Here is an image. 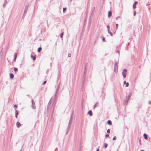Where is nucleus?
<instances>
[{
  "mask_svg": "<svg viewBox=\"0 0 151 151\" xmlns=\"http://www.w3.org/2000/svg\"><path fill=\"white\" fill-rule=\"evenodd\" d=\"M73 111L72 113L71 114V117H70V118L69 120V124H68V126L67 128V132L66 133V134H67L68 132L69 131L70 129V128L71 126V124L72 122V120H73Z\"/></svg>",
  "mask_w": 151,
  "mask_h": 151,
  "instance_id": "f257e3e1",
  "label": "nucleus"
},
{
  "mask_svg": "<svg viewBox=\"0 0 151 151\" xmlns=\"http://www.w3.org/2000/svg\"><path fill=\"white\" fill-rule=\"evenodd\" d=\"M28 6H29L28 5H27L25 6L24 10V13H23V16H22L23 18L24 17H25V15L26 14L27 10L28 9Z\"/></svg>",
  "mask_w": 151,
  "mask_h": 151,
  "instance_id": "f03ea898",
  "label": "nucleus"
},
{
  "mask_svg": "<svg viewBox=\"0 0 151 151\" xmlns=\"http://www.w3.org/2000/svg\"><path fill=\"white\" fill-rule=\"evenodd\" d=\"M127 73V70L126 69H124L122 72V75L123 77L125 78L126 77V74Z\"/></svg>",
  "mask_w": 151,
  "mask_h": 151,
  "instance_id": "7ed1b4c3",
  "label": "nucleus"
},
{
  "mask_svg": "<svg viewBox=\"0 0 151 151\" xmlns=\"http://www.w3.org/2000/svg\"><path fill=\"white\" fill-rule=\"evenodd\" d=\"M87 67V64H86L85 65V68H84V72L83 75L84 79L85 78V75L86 74V72Z\"/></svg>",
  "mask_w": 151,
  "mask_h": 151,
  "instance_id": "20e7f679",
  "label": "nucleus"
},
{
  "mask_svg": "<svg viewBox=\"0 0 151 151\" xmlns=\"http://www.w3.org/2000/svg\"><path fill=\"white\" fill-rule=\"evenodd\" d=\"M52 98H51L50 99V101L48 103V105H47V110L49 109L50 108V105H51V101H52Z\"/></svg>",
  "mask_w": 151,
  "mask_h": 151,
  "instance_id": "39448f33",
  "label": "nucleus"
},
{
  "mask_svg": "<svg viewBox=\"0 0 151 151\" xmlns=\"http://www.w3.org/2000/svg\"><path fill=\"white\" fill-rule=\"evenodd\" d=\"M32 108L34 109L35 108V104L34 101V100L32 99Z\"/></svg>",
  "mask_w": 151,
  "mask_h": 151,
  "instance_id": "423d86ee",
  "label": "nucleus"
},
{
  "mask_svg": "<svg viewBox=\"0 0 151 151\" xmlns=\"http://www.w3.org/2000/svg\"><path fill=\"white\" fill-rule=\"evenodd\" d=\"M59 87H60V86H59H59H58V87H57V89H56V91H55V97H56V96H57V94L58 93V91H59Z\"/></svg>",
  "mask_w": 151,
  "mask_h": 151,
  "instance_id": "0eeeda50",
  "label": "nucleus"
},
{
  "mask_svg": "<svg viewBox=\"0 0 151 151\" xmlns=\"http://www.w3.org/2000/svg\"><path fill=\"white\" fill-rule=\"evenodd\" d=\"M88 114H89L90 116H91L93 115L92 111L91 110L89 111L88 112Z\"/></svg>",
  "mask_w": 151,
  "mask_h": 151,
  "instance_id": "6e6552de",
  "label": "nucleus"
},
{
  "mask_svg": "<svg viewBox=\"0 0 151 151\" xmlns=\"http://www.w3.org/2000/svg\"><path fill=\"white\" fill-rule=\"evenodd\" d=\"M137 4V1H135L133 5V8L134 9H135L136 8V5Z\"/></svg>",
  "mask_w": 151,
  "mask_h": 151,
  "instance_id": "1a4fd4ad",
  "label": "nucleus"
},
{
  "mask_svg": "<svg viewBox=\"0 0 151 151\" xmlns=\"http://www.w3.org/2000/svg\"><path fill=\"white\" fill-rule=\"evenodd\" d=\"M21 124L19 122H17L16 123V125L17 127L19 128L21 126Z\"/></svg>",
  "mask_w": 151,
  "mask_h": 151,
  "instance_id": "9d476101",
  "label": "nucleus"
},
{
  "mask_svg": "<svg viewBox=\"0 0 151 151\" xmlns=\"http://www.w3.org/2000/svg\"><path fill=\"white\" fill-rule=\"evenodd\" d=\"M124 84L126 85V87H128L129 86V83L128 82H126V81H124Z\"/></svg>",
  "mask_w": 151,
  "mask_h": 151,
  "instance_id": "9b49d317",
  "label": "nucleus"
},
{
  "mask_svg": "<svg viewBox=\"0 0 151 151\" xmlns=\"http://www.w3.org/2000/svg\"><path fill=\"white\" fill-rule=\"evenodd\" d=\"M8 3V2L6 0H5L4 2V4L3 5V6L4 7H5V6Z\"/></svg>",
  "mask_w": 151,
  "mask_h": 151,
  "instance_id": "f8f14e48",
  "label": "nucleus"
},
{
  "mask_svg": "<svg viewBox=\"0 0 151 151\" xmlns=\"http://www.w3.org/2000/svg\"><path fill=\"white\" fill-rule=\"evenodd\" d=\"M19 113L17 111V110H16L15 111V117L16 118H17V115H18Z\"/></svg>",
  "mask_w": 151,
  "mask_h": 151,
  "instance_id": "ddd939ff",
  "label": "nucleus"
},
{
  "mask_svg": "<svg viewBox=\"0 0 151 151\" xmlns=\"http://www.w3.org/2000/svg\"><path fill=\"white\" fill-rule=\"evenodd\" d=\"M111 16V11L109 12L108 13V17L110 18Z\"/></svg>",
  "mask_w": 151,
  "mask_h": 151,
  "instance_id": "4468645a",
  "label": "nucleus"
},
{
  "mask_svg": "<svg viewBox=\"0 0 151 151\" xmlns=\"http://www.w3.org/2000/svg\"><path fill=\"white\" fill-rule=\"evenodd\" d=\"M10 77L11 78H13L14 77V75L12 73H10Z\"/></svg>",
  "mask_w": 151,
  "mask_h": 151,
  "instance_id": "2eb2a0df",
  "label": "nucleus"
},
{
  "mask_svg": "<svg viewBox=\"0 0 151 151\" xmlns=\"http://www.w3.org/2000/svg\"><path fill=\"white\" fill-rule=\"evenodd\" d=\"M31 57L32 58L33 60H35L36 59V57L35 56H33L32 54L31 55Z\"/></svg>",
  "mask_w": 151,
  "mask_h": 151,
  "instance_id": "dca6fc26",
  "label": "nucleus"
},
{
  "mask_svg": "<svg viewBox=\"0 0 151 151\" xmlns=\"http://www.w3.org/2000/svg\"><path fill=\"white\" fill-rule=\"evenodd\" d=\"M41 50H42V48L41 47H40L38 48V50H37V51L38 52H41Z\"/></svg>",
  "mask_w": 151,
  "mask_h": 151,
  "instance_id": "f3484780",
  "label": "nucleus"
},
{
  "mask_svg": "<svg viewBox=\"0 0 151 151\" xmlns=\"http://www.w3.org/2000/svg\"><path fill=\"white\" fill-rule=\"evenodd\" d=\"M107 123L109 125H111L112 124V123H111V121L110 120H108V121H107Z\"/></svg>",
  "mask_w": 151,
  "mask_h": 151,
  "instance_id": "a211bd4d",
  "label": "nucleus"
},
{
  "mask_svg": "<svg viewBox=\"0 0 151 151\" xmlns=\"http://www.w3.org/2000/svg\"><path fill=\"white\" fill-rule=\"evenodd\" d=\"M144 137L146 139H147V135L145 134H144L143 135Z\"/></svg>",
  "mask_w": 151,
  "mask_h": 151,
  "instance_id": "6ab92c4d",
  "label": "nucleus"
},
{
  "mask_svg": "<svg viewBox=\"0 0 151 151\" xmlns=\"http://www.w3.org/2000/svg\"><path fill=\"white\" fill-rule=\"evenodd\" d=\"M118 65L117 63H116L115 64V69L116 68L117 69H118Z\"/></svg>",
  "mask_w": 151,
  "mask_h": 151,
  "instance_id": "aec40b11",
  "label": "nucleus"
},
{
  "mask_svg": "<svg viewBox=\"0 0 151 151\" xmlns=\"http://www.w3.org/2000/svg\"><path fill=\"white\" fill-rule=\"evenodd\" d=\"M14 70L15 72L16 73L18 71V69L16 68H14Z\"/></svg>",
  "mask_w": 151,
  "mask_h": 151,
  "instance_id": "412c9836",
  "label": "nucleus"
},
{
  "mask_svg": "<svg viewBox=\"0 0 151 151\" xmlns=\"http://www.w3.org/2000/svg\"><path fill=\"white\" fill-rule=\"evenodd\" d=\"M63 34H64V32H62L61 33V34H60V37L61 38H63Z\"/></svg>",
  "mask_w": 151,
  "mask_h": 151,
  "instance_id": "4be33fe9",
  "label": "nucleus"
},
{
  "mask_svg": "<svg viewBox=\"0 0 151 151\" xmlns=\"http://www.w3.org/2000/svg\"><path fill=\"white\" fill-rule=\"evenodd\" d=\"M108 32L110 34L111 36H112L113 34L112 32L110 31V30H108Z\"/></svg>",
  "mask_w": 151,
  "mask_h": 151,
  "instance_id": "5701e85b",
  "label": "nucleus"
},
{
  "mask_svg": "<svg viewBox=\"0 0 151 151\" xmlns=\"http://www.w3.org/2000/svg\"><path fill=\"white\" fill-rule=\"evenodd\" d=\"M93 11L92 12V13L91 14V16H90V18H91V17H93Z\"/></svg>",
  "mask_w": 151,
  "mask_h": 151,
  "instance_id": "b1692460",
  "label": "nucleus"
},
{
  "mask_svg": "<svg viewBox=\"0 0 151 151\" xmlns=\"http://www.w3.org/2000/svg\"><path fill=\"white\" fill-rule=\"evenodd\" d=\"M67 8L66 7L63 8V12H64L66 10Z\"/></svg>",
  "mask_w": 151,
  "mask_h": 151,
  "instance_id": "393cba45",
  "label": "nucleus"
},
{
  "mask_svg": "<svg viewBox=\"0 0 151 151\" xmlns=\"http://www.w3.org/2000/svg\"><path fill=\"white\" fill-rule=\"evenodd\" d=\"M108 146V145L106 143H105L104 145L105 148H106Z\"/></svg>",
  "mask_w": 151,
  "mask_h": 151,
  "instance_id": "a878e982",
  "label": "nucleus"
},
{
  "mask_svg": "<svg viewBox=\"0 0 151 151\" xmlns=\"http://www.w3.org/2000/svg\"><path fill=\"white\" fill-rule=\"evenodd\" d=\"M107 29H108V30H110V26L109 25H107Z\"/></svg>",
  "mask_w": 151,
  "mask_h": 151,
  "instance_id": "bb28decb",
  "label": "nucleus"
},
{
  "mask_svg": "<svg viewBox=\"0 0 151 151\" xmlns=\"http://www.w3.org/2000/svg\"><path fill=\"white\" fill-rule=\"evenodd\" d=\"M14 107L15 108V109H16L17 107V105H14Z\"/></svg>",
  "mask_w": 151,
  "mask_h": 151,
  "instance_id": "cd10ccee",
  "label": "nucleus"
},
{
  "mask_svg": "<svg viewBox=\"0 0 151 151\" xmlns=\"http://www.w3.org/2000/svg\"><path fill=\"white\" fill-rule=\"evenodd\" d=\"M17 57V55L16 54H15L14 55V58H15V59H16Z\"/></svg>",
  "mask_w": 151,
  "mask_h": 151,
  "instance_id": "c85d7f7f",
  "label": "nucleus"
},
{
  "mask_svg": "<svg viewBox=\"0 0 151 151\" xmlns=\"http://www.w3.org/2000/svg\"><path fill=\"white\" fill-rule=\"evenodd\" d=\"M71 54L70 53H68V56L69 57H70L71 56Z\"/></svg>",
  "mask_w": 151,
  "mask_h": 151,
  "instance_id": "c756f323",
  "label": "nucleus"
},
{
  "mask_svg": "<svg viewBox=\"0 0 151 151\" xmlns=\"http://www.w3.org/2000/svg\"><path fill=\"white\" fill-rule=\"evenodd\" d=\"M118 24H116V29H117L118 28Z\"/></svg>",
  "mask_w": 151,
  "mask_h": 151,
  "instance_id": "7c9ffc66",
  "label": "nucleus"
},
{
  "mask_svg": "<svg viewBox=\"0 0 151 151\" xmlns=\"http://www.w3.org/2000/svg\"><path fill=\"white\" fill-rule=\"evenodd\" d=\"M110 129H108L107 130V132L108 133H109L110 132Z\"/></svg>",
  "mask_w": 151,
  "mask_h": 151,
  "instance_id": "2f4dec72",
  "label": "nucleus"
},
{
  "mask_svg": "<svg viewBox=\"0 0 151 151\" xmlns=\"http://www.w3.org/2000/svg\"><path fill=\"white\" fill-rule=\"evenodd\" d=\"M46 83V81H45L44 82L42 83L43 85H44Z\"/></svg>",
  "mask_w": 151,
  "mask_h": 151,
  "instance_id": "473e14b6",
  "label": "nucleus"
},
{
  "mask_svg": "<svg viewBox=\"0 0 151 151\" xmlns=\"http://www.w3.org/2000/svg\"><path fill=\"white\" fill-rule=\"evenodd\" d=\"M116 139V137H114L113 138V140H115Z\"/></svg>",
  "mask_w": 151,
  "mask_h": 151,
  "instance_id": "72a5a7b5",
  "label": "nucleus"
},
{
  "mask_svg": "<svg viewBox=\"0 0 151 151\" xmlns=\"http://www.w3.org/2000/svg\"><path fill=\"white\" fill-rule=\"evenodd\" d=\"M102 40L103 42H104L105 41V38L104 37L103 38Z\"/></svg>",
  "mask_w": 151,
  "mask_h": 151,
  "instance_id": "f704fd0d",
  "label": "nucleus"
},
{
  "mask_svg": "<svg viewBox=\"0 0 151 151\" xmlns=\"http://www.w3.org/2000/svg\"><path fill=\"white\" fill-rule=\"evenodd\" d=\"M109 135L108 134H106L105 135L106 137H109Z\"/></svg>",
  "mask_w": 151,
  "mask_h": 151,
  "instance_id": "c9c22d12",
  "label": "nucleus"
},
{
  "mask_svg": "<svg viewBox=\"0 0 151 151\" xmlns=\"http://www.w3.org/2000/svg\"><path fill=\"white\" fill-rule=\"evenodd\" d=\"M96 151H99V149H98Z\"/></svg>",
  "mask_w": 151,
  "mask_h": 151,
  "instance_id": "e433bc0d",
  "label": "nucleus"
},
{
  "mask_svg": "<svg viewBox=\"0 0 151 151\" xmlns=\"http://www.w3.org/2000/svg\"><path fill=\"white\" fill-rule=\"evenodd\" d=\"M134 15H135V12H134Z\"/></svg>",
  "mask_w": 151,
  "mask_h": 151,
  "instance_id": "4c0bfd02",
  "label": "nucleus"
},
{
  "mask_svg": "<svg viewBox=\"0 0 151 151\" xmlns=\"http://www.w3.org/2000/svg\"><path fill=\"white\" fill-rule=\"evenodd\" d=\"M16 59H15V58H14V61H16Z\"/></svg>",
  "mask_w": 151,
  "mask_h": 151,
  "instance_id": "58836bf2",
  "label": "nucleus"
},
{
  "mask_svg": "<svg viewBox=\"0 0 151 151\" xmlns=\"http://www.w3.org/2000/svg\"><path fill=\"white\" fill-rule=\"evenodd\" d=\"M141 151H144V150H141Z\"/></svg>",
  "mask_w": 151,
  "mask_h": 151,
  "instance_id": "ea45409f",
  "label": "nucleus"
},
{
  "mask_svg": "<svg viewBox=\"0 0 151 151\" xmlns=\"http://www.w3.org/2000/svg\"><path fill=\"white\" fill-rule=\"evenodd\" d=\"M93 109H94V105L93 106Z\"/></svg>",
  "mask_w": 151,
  "mask_h": 151,
  "instance_id": "a19ab883",
  "label": "nucleus"
},
{
  "mask_svg": "<svg viewBox=\"0 0 151 151\" xmlns=\"http://www.w3.org/2000/svg\"><path fill=\"white\" fill-rule=\"evenodd\" d=\"M116 19H118V18H117H117H116Z\"/></svg>",
  "mask_w": 151,
  "mask_h": 151,
  "instance_id": "79ce46f5",
  "label": "nucleus"
},
{
  "mask_svg": "<svg viewBox=\"0 0 151 151\" xmlns=\"http://www.w3.org/2000/svg\"><path fill=\"white\" fill-rule=\"evenodd\" d=\"M57 149V148H56L55 149V150H56V149Z\"/></svg>",
  "mask_w": 151,
  "mask_h": 151,
  "instance_id": "37998d69",
  "label": "nucleus"
},
{
  "mask_svg": "<svg viewBox=\"0 0 151 151\" xmlns=\"http://www.w3.org/2000/svg\"><path fill=\"white\" fill-rule=\"evenodd\" d=\"M20 151H22V150H21Z\"/></svg>",
  "mask_w": 151,
  "mask_h": 151,
  "instance_id": "c03bdc74",
  "label": "nucleus"
}]
</instances>
